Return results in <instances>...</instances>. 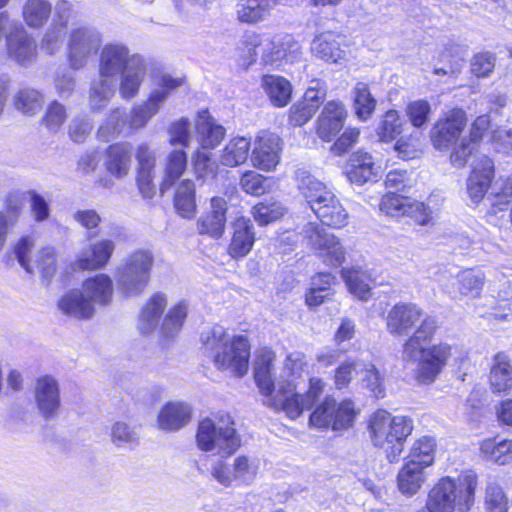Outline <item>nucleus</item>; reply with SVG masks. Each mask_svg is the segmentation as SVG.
I'll list each match as a JSON object with an SVG mask.
<instances>
[{
	"instance_id": "44",
	"label": "nucleus",
	"mask_w": 512,
	"mask_h": 512,
	"mask_svg": "<svg viewBox=\"0 0 512 512\" xmlns=\"http://www.w3.org/2000/svg\"><path fill=\"white\" fill-rule=\"evenodd\" d=\"M487 199L493 213L509 209L512 205V177L500 176L492 180Z\"/></svg>"
},
{
	"instance_id": "48",
	"label": "nucleus",
	"mask_w": 512,
	"mask_h": 512,
	"mask_svg": "<svg viewBox=\"0 0 512 512\" xmlns=\"http://www.w3.org/2000/svg\"><path fill=\"white\" fill-rule=\"evenodd\" d=\"M174 205L177 212L184 218H191L196 211L195 184L185 179L177 187Z\"/></svg>"
},
{
	"instance_id": "24",
	"label": "nucleus",
	"mask_w": 512,
	"mask_h": 512,
	"mask_svg": "<svg viewBox=\"0 0 512 512\" xmlns=\"http://www.w3.org/2000/svg\"><path fill=\"white\" fill-rule=\"evenodd\" d=\"M301 56V46L292 35H278L266 38L262 61L264 64H274L285 60L294 62Z\"/></svg>"
},
{
	"instance_id": "37",
	"label": "nucleus",
	"mask_w": 512,
	"mask_h": 512,
	"mask_svg": "<svg viewBox=\"0 0 512 512\" xmlns=\"http://www.w3.org/2000/svg\"><path fill=\"white\" fill-rule=\"evenodd\" d=\"M58 306L64 314L77 319H89L95 313L93 303L82 290L68 292L61 297Z\"/></svg>"
},
{
	"instance_id": "61",
	"label": "nucleus",
	"mask_w": 512,
	"mask_h": 512,
	"mask_svg": "<svg viewBox=\"0 0 512 512\" xmlns=\"http://www.w3.org/2000/svg\"><path fill=\"white\" fill-rule=\"evenodd\" d=\"M430 113L431 105L423 99L412 101L406 107V115L416 128H421L428 122Z\"/></svg>"
},
{
	"instance_id": "6",
	"label": "nucleus",
	"mask_w": 512,
	"mask_h": 512,
	"mask_svg": "<svg viewBox=\"0 0 512 512\" xmlns=\"http://www.w3.org/2000/svg\"><path fill=\"white\" fill-rule=\"evenodd\" d=\"M296 179L301 195L323 225L337 229L347 225L348 213L330 187L305 170L297 171Z\"/></svg>"
},
{
	"instance_id": "56",
	"label": "nucleus",
	"mask_w": 512,
	"mask_h": 512,
	"mask_svg": "<svg viewBox=\"0 0 512 512\" xmlns=\"http://www.w3.org/2000/svg\"><path fill=\"white\" fill-rule=\"evenodd\" d=\"M188 314V305L186 302H179L172 307L162 324V333L166 338H173L182 328L184 320Z\"/></svg>"
},
{
	"instance_id": "5",
	"label": "nucleus",
	"mask_w": 512,
	"mask_h": 512,
	"mask_svg": "<svg viewBox=\"0 0 512 512\" xmlns=\"http://www.w3.org/2000/svg\"><path fill=\"white\" fill-rule=\"evenodd\" d=\"M477 474L468 470L457 477L445 476L433 485L427 495L428 512H468L475 503Z\"/></svg>"
},
{
	"instance_id": "4",
	"label": "nucleus",
	"mask_w": 512,
	"mask_h": 512,
	"mask_svg": "<svg viewBox=\"0 0 512 512\" xmlns=\"http://www.w3.org/2000/svg\"><path fill=\"white\" fill-rule=\"evenodd\" d=\"M204 353L212 358L221 370H230L241 377L248 371L250 345L243 335L230 337L225 328L214 325L202 331L200 336Z\"/></svg>"
},
{
	"instance_id": "50",
	"label": "nucleus",
	"mask_w": 512,
	"mask_h": 512,
	"mask_svg": "<svg viewBox=\"0 0 512 512\" xmlns=\"http://www.w3.org/2000/svg\"><path fill=\"white\" fill-rule=\"evenodd\" d=\"M306 365L307 363L305 361L304 354H302L301 352H292L287 356L285 360L283 374L281 375V381H283L285 387L288 388L289 383H291L292 386L295 384V392H297L301 396L306 394H301L298 391V387L300 384L299 380L302 379L305 373Z\"/></svg>"
},
{
	"instance_id": "55",
	"label": "nucleus",
	"mask_w": 512,
	"mask_h": 512,
	"mask_svg": "<svg viewBox=\"0 0 512 512\" xmlns=\"http://www.w3.org/2000/svg\"><path fill=\"white\" fill-rule=\"evenodd\" d=\"M484 506L486 512H508V497L495 481L486 484Z\"/></svg>"
},
{
	"instance_id": "51",
	"label": "nucleus",
	"mask_w": 512,
	"mask_h": 512,
	"mask_svg": "<svg viewBox=\"0 0 512 512\" xmlns=\"http://www.w3.org/2000/svg\"><path fill=\"white\" fill-rule=\"evenodd\" d=\"M342 277L349 289V291L361 300H366L370 296V276L357 269H343Z\"/></svg>"
},
{
	"instance_id": "21",
	"label": "nucleus",
	"mask_w": 512,
	"mask_h": 512,
	"mask_svg": "<svg viewBox=\"0 0 512 512\" xmlns=\"http://www.w3.org/2000/svg\"><path fill=\"white\" fill-rule=\"evenodd\" d=\"M34 399L44 419L56 417L61 405L58 381L49 375L39 377L34 387Z\"/></svg>"
},
{
	"instance_id": "1",
	"label": "nucleus",
	"mask_w": 512,
	"mask_h": 512,
	"mask_svg": "<svg viewBox=\"0 0 512 512\" xmlns=\"http://www.w3.org/2000/svg\"><path fill=\"white\" fill-rule=\"evenodd\" d=\"M385 321L392 336H408L403 344L402 358L417 365L418 381L432 383L447 365L453 350L446 342L429 345L439 328L436 318L417 304L401 302L388 311Z\"/></svg>"
},
{
	"instance_id": "31",
	"label": "nucleus",
	"mask_w": 512,
	"mask_h": 512,
	"mask_svg": "<svg viewBox=\"0 0 512 512\" xmlns=\"http://www.w3.org/2000/svg\"><path fill=\"white\" fill-rule=\"evenodd\" d=\"M233 230L228 251L233 258H242L251 251L254 245V227L250 219L239 217L233 223Z\"/></svg>"
},
{
	"instance_id": "64",
	"label": "nucleus",
	"mask_w": 512,
	"mask_h": 512,
	"mask_svg": "<svg viewBox=\"0 0 512 512\" xmlns=\"http://www.w3.org/2000/svg\"><path fill=\"white\" fill-rule=\"evenodd\" d=\"M93 123L87 116H76L69 124V137L75 143H83L90 135Z\"/></svg>"
},
{
	"instance_id": "38",
	"label": "nucleus",
	"mask_w": 512,
	"mask_h": 512,
	"mask_svg": "<svg viewBox=\"0 0 512 512\" xmlns=\"http://www.w3.org/2000/svg\"><path fill=\"white\" fill-rule=\"evenodd\" d=\"M196 133L202 148H214L224 138L225 129L214 121L208 111H202L198 114Z\"/></svg>"
},
{
	"instance_id": "29",
	"label": "nucleus",
	"mask_w": 512,
	"mask_h": 512,
	"mask_svg": "<svg viewBox=\"0 0 512 512\" xmlns=\"http://www.w3.org/2000/svg\"><path fill=\"white\" fill-rule=\"evenodd\" d=\"M132 154L133 147L129 142L110 145L106 149V170L117 179L126 177L131 169Z\"/></svg>"
},
{
	"instance_id": "57",
	"label": "nucleus",
	"mask_w": 512,
	"mask_h": 512,
	"mask_svg": "<svg viewBox=\"0 0 512 512\" xmlns=\"http://www.w3.org/2000/svg\"><path fill=\"white\" fill-rule=\"evenodd\" d=\"M188 314V305L186 302H179L172 307L162 324V333L166 338H173L182 328L184 320Z\"/></svg>"
},
{
	"instance_id": "33",
	"label": "nucleus",
	"mask_w": 512,
	"mask_h": 512,
	"mask_svg": "<svg viewBox=\"0 0 512 512\" xmlns=\"http://www.w3.org/2000/svg\"><path fill=\"white\" fill-rule=\"evenodd\" d=\"M377 173V167L370 154L357 151L350 156L346 174L351 183L361 186L368 181H374Z\"/></svg>"
},
{
	"instance_id": "10",
	"label": "nucleus",
	"mask_w": 512,
	"mask_h": 512,
	"mask_svg": "<svg viewBox=\"0 0 512 512\" xmlns=\"http://www.w3.org/2000/svg\"><path fill=\"white\" fill-rule=\"evenodd\" d=\"M302 234L324 263L334 267L344 263L346 251L339 238L327 232L321 225L309 222L302 228Z\"/></svg>"
},
{
	"instance_id": "26",
	"label": "nucleus",
	"mask_w": 512,
	"mask_h": 512,
	"mask_svg": "<svg viewBox=\"0 0 512 512\" xmlns=\"http://www.w3.org/2000/svg\"><path fill=\"white\" fill-rule=\"evenodd\" d=\"M115 242L111 239H101L82 250L74 263L75 269L99 270L110 261L115 250Z\"/></svg>"
},
{
	"instance_id": "43",
	"label": "nucleus",
	"mask_w": 512,
	"mask_h": 512,
	"mask_svg": "<svg viewBox=\"0 0 512 512\" xmlns=\"http://www.w3.org/2000/svg\"><path fill=\"white\" fill-rule=\"evenodd\" d=\"M262 87L275 107H284L291 100L292 86L290 82L282 76H263Z\"/></svg>"
},
{
	"instance_id": "62",
	"label": "nucleus",
	"mask_w": 512,
	"mask_h": 512,
	"mask_svg": "<svg viewBox=\"0 0 512 512\" xmlns=\"http://www.w3.org/2000/svg\"><path fill=\"white\" fill-rule=\"evenodd\" d=\"M66 119L67 112L65 106L58 101H53L48 105L42 122L50 132H57Z\"/></svg>"
},
{
	"instance_id": "11",
	"label": "nucleus",
	"mask_w": 512,
	"mask_h": 512,
	"mask_svg": "<svg viewBox=\"0 0 512 512\" xmlns=\"http://www.w3.org/2000/svg\"><path fill=\"white\" fill-rule=\"evenodd\" d=\"M356 414L352 401L344 400L337 404L335 399L326 397L310 415L309 421L317 428L331 427L333 430H342L353 425Z\"/></svg>"
},
{
	"instance_id": "2",
	"label": "nucleus",
	"mask_w": 512,
	"mask_h": 512,
	"mask_svg": "<svg viewBox=\"0 0 512 512\" xmlns=\"http://www.w3.org/2000/svg\"><path fill=\"white\" fill-rule=\"evenodd\" d=\"M275 354L264 349L256 357L254 363V379L263 396V403L274 410L283 411L290 419L298 418L304 410L310 409L319 399L324 390V383L320 378H310L309 387L305 395H299L296 385L289 383L286 388L279 380L277 389L272 377Z\"/></svg>"
},
{
	"instance_id": "3",
	"label": "nucleus",
	"mask_w": 512,
	"mask_h": 512,
	"mask_svg": "<svg viewBox=\"0 0 512 512\" xmlns=\"http://www.w3.org/2000/svg\"><path fill=\"white\" fill-rule=\"evenodd\" d=\"M98 73L113 79L120 75V94L122 98L130 99L139 91L146 66L144 58L138 53H132L125 44L109 42L100 51Z\"/></svg>"
},
{
	"instance_id": "20",
	"label": "nucleus",
	"mask_w": 512,
	"mask_h": 512,
	"mask_svg": "<svg viewBox=\"0 0 512 512\" xmlns=\"http://www.w3.org/2000/svg\"><path fill=\"white\" fill-rule=\"evenodd\" d=\"M494 163L486 155L472 164V170L466 180V193L473 204L480 203L490 189L494 179Z\"/></svg>"
},
{
	"instance_id": "35",
	"label": "nucleus",
	"mask_w": 512,
	"mask_h": 512,
	"mask_svg": "<svg viewBox=\"0 0 512 512\" xmlns=\"http://www.w3.org/2000/svg\"><path fill=\"white\" fill-rule=\"evenodd\" d=\"M82 291L93 303L94 309L96 305L106 306L112 301L113 281L107 274H97L83 282Z\"/></svg>"
},
{
	"instance_id": "25",
	"label": "nucleus",
	"mask_w": 512,
	"mask_h": 512,
	"mask_svg": "<svg viewBox=\"0 0 512 512\" xmlns=\"http://www.w3.org/2000/svg\"><path fill=\"white\" fill-rule=\"evenodd\" d=\"M484 282L485 274L481 270L466 269L451 278L443 288L453 298H476L480 295Z\"/></svg>"
},
{
	"instance_id": "42",
	"label": "nucleus",
	"mask_w": 512,
	"mask_h": 512,
	"mask_svg": "<svg viewBox=\"0 0 512 512\" xmlns=\"http://www.w3.org/2000/svg\"><path fill=\"white\" fill-rule=\"evenodd\" d=\"M166 305L167 299L162 293L154 294L147 301L141 311L139 319V330L142 334H148L157 327Z\"/></svg>"
},
{
	"instance_id": "9",
	"label": "nucleus",
	"mask_w": 512,
	"mask_h": 512,
	"mask_svg": "<svg viewBox=\"0 0 512 512\" xmlns=\"http://www.w3.org/2000/svg\"><path fill=\"white\" fill-rule=\"evenodd\" d=\"M154 263L151 251L137 249L122 259L116 271V283L125 297L140 295L150 280Z\"/></svg>"
},
{
	"instance_id": "49",
	"label": "nucleus",
	"mask_w": 512,
	"mask_h": 512,
	"mask_svg": "<svg viewBox=\"0 0 512 512\" xmlns=\"http://www.w3.org/2000/svg\"><path fill=\"white\" fill-rule=\"evenodd\" d=\"M353 110L360 120H367L375 110L376 100L366 83L358 82L353 90Z\"/></svg>"
},
{
	"instance_id": "15",
	"label": "nucleus",
	"mask_w": 512,
	"mask_h": 512,
	"mask_svg": "<svg viewBox=\"0 0 512 512\" xmlns=\"http://www.w3.org/2000/svg\"><path fill=\"white\" fill-rule=\"evenodd\" d=\"M181 78H173L163 75L158 83L159 88L155 90L147 102L133 107L128 113L130 130L135 131L143 128L146 123L158 112L160 105L166 100L169 93L182 85Z\"/></svg>"
},
{
	"instance_id": "23",
	"label": "nucleus",
	"mask_w": 512,
	"mask_h": 512,
	"mask_svg": "<svg viewBox=\"0 0 512 512\" xmlns=\"http://www.w3.org/2000/svg\"><path fill=\"white\" fill-rule=\"evenodd\" d=\"M227 202L221 196L210 199L205 212L197 221V230L201 235L220 238L225 229Z\"/></svg>"
},
{
	"instance_id": "12",
	"label": "nucleus",
	"mask_w": 512,
	"mask_h": 512,
	"mask_svg": "<svg viewBox=\"0 0 512 512\" xmlns=\"http://www.w3.org/2000/svg\"><path fill=\"white\" fill-rule=\"evenodd\" d=\"M102 34L94 27L79 26L71 30L68 39V61L74 70L83 68L102 44Z\"/></svg>"
},
{
	"instance_id": "30",
	"label": "nucleus",
	"mask_w": 512,
	"mask_h": 512,
	"mask_svg": "<svg viewBox=\"0 0 512 512\" xmlns=\"http://www.w3.org/2000/svg\"><path fill=\"white\" fill-rule=\"evenodd\" d=\"M426 469L414 460H406L397 475L399 491L408 497L417 494L427 480Z\"/></svg>"
},
{
	"instance_id": "16",
	"label": "nucleus",
	"mask_w": 512,
	"mask_h": 512,
	"mask_svg": "<svg viewBox=\"0 0 512 512\" xmlns=\"http://www.w3.org/2000/svg\"><path fill=\"white\" fill-rule=\"evenodd\" d=\"M259 461L244 455L234 459L231 467L218 461L212 469V476L225 487L250 485L258 474Z\"/></svg>"
},
{
	"instance_id": "22",
	"label": "nucleus",
	"mask_w": 512,
	"mask_h": 512,
	"mask_svg": "<svg viewBox=\"0 0 512 512\" xmlns=\"http://www.w3.org/2000/svg\"><path fill=\"white\" fill-rule=\"evenodd\" d=\"M281 140L278 135L262 131L255 142L251 154L253 165L261 170L274 169L280 160Z\"/></svg>"
},
{
	"instance_id": "27",
	"label": "nucleus",
	"mask_w": 512,
	"mask_h": 512,
	"mask_svg": "<svg viewBox=\"0 0 512 512\" xmlns=\"http://www.w3.org/2000/svg\"><path fill=\"white\" fill-rule=\"evenodd\" d=\"M347 117L345 106L339 101L328 102L317 120V135L331 141L343 128Z\"/></svg>"
},
{
	"instance_id": "14",
	"label": "nucleus",
	"mask_w": 512,
	"mask_h": 512,
	"mask_svg": "<svg viewBox=\"0 0 512 512\" xmlns=\"http://www.w3.org/2000/svg\"><path fill=\"white\" fill-rule=\"evenodd\" d=\"M465 111L454 108L435 122L430 130V139L433 147L439 151H448L454 147L466 126Z\"/></svg>"
},
{
	"instance_id": "8",
	"label": "nucleus",
	"mask_w": 512,
	"mask_h": 512,
	"mask_svg": "<svg viewBox=\"0 0 512 512\" xmlns=\"http://www.w3.org/2000/svg\"><path fill=\"white\" fill-rule=\"evenodd\" d=\"M198 447L205 452H214L228 457L241 446V438L229 415H221L217 422L206 418L199 425L196 435Z\"/></svg>"
},
{
	"instance_id": "36",
	"label": "nucleus",
	"mask_w": 512,
	"mask_h": 512,
	"mask_svg": "<svg viewBox=\"0 0 512 512\" xmlns=\"http://www.w3.org/2000/svg\"><path fill=\"white\" fill-rule=\"evenodd\" d=\"M187 154L182 149L172 150L166 157L160 192L165 194L181 178L187 168Z\"/></svg>"
},
{
	"instance_id": "28",
	"label": "nucleus",
	"mask_w": 512,
	"mask_h": 512,
	"mask_svg": "<svg viewBox=\"0 0 512 512\" xmlns=\"http://www.w3.org/2000/svg\"><path fill=\"white\" fill-rule=\"evenodd\" d=\"M192 409L182 401L166 403L159 411L157 425L160 430L167 432L178 431L191 420Z\"/></svg>"
},
{
	"instance_id": "13",
	"label": "nucleus",
	"mask_w": 512,
	"mask_h": 512,
	"mask_svg": "<svg viewBox=\"0 0 512 512\" xmlns=\"http://www.w3.org/2000/svg\"><path fill=\"white\" fill-rule=\"evenodd\" d=\"M5 48L8 59L23 67L30 66L37 58L34 37L16 20H12L8 25Z\"/></svg>"
},
{
	"instance_id": "41",
	"label": "nucleus",
	"mask_w": 512,
	"mask_h": 512,
	"mask_svg": "<svg viewBox=\"0 0 512 512\" xmlns=\"http://www.w3.org/2000/svg\"><path fill=\"white\" fill-rule=\"evenodd\" d=\"M128 125V113L116 108L109 113L105 122L98 128L97 137L101 141L109 142L120 135H129L132 130L128 128Z\"/></svg>"
},
{
	"instance_id": "40",
	"label": "nucleus",
	"mask_w": 512,
	"mask_h": 512,
	"mask_svg": "<svg viewBox=\"0 0 512 512\" xmlns=\"http://www.w3.org/2000/svg\"><path fill=\"white\" fill-rule=\"evenodd\" d=\"M116 91V79L98 75L91 82L89 90V107L92 112L104 109Z\"/></svg>"
},
{
	"instance_id": "7",
	"label": "nucleus",
	"mask_w": 512,
	"mask_h": 512,
	"mask_svg": "<svg viewBox=\"0 0 512 512\" xmlns=\"http://www.w3.org/2000/svg\"><path fill=\"white\" fill-rule=\"evenodd\" d=\"M369 431L374 446L384 448L389 462H394L398 460L404 442L413 431V421L407 416H393L380 409L371 415Z\"/></svg>"
},
{
	"instance_id": "34",
	"label": "nucleus",
	"mask_w": 512,
	"mask_h": 512,
	"mask_svg": "<svg viewBox=\"0 0 512 512\" xmlns=\"http://www.w3.org/2000/svg\"><path fill=\"white\" fill-rule=\"evenodd\" d=\"M342 37L331 32L316 36L311 44V51L326 62L337 63L345 58V50L341 47Z\"/></svg>"
},
{
	"instance_id": "19",
	"label": "nucleus",
	"mask_w": 512,
	"mask_h": 512,
	"mask_svg": "<svg viewBox=\"0 0 512 512\" xmlns=\"http://www.w3.org/2000/svg\"><path fill=\"white\" fill-rule=\"evenodd\" d=\"M137 161L136 183L144 199H152L156 193L154 185L157 153L148 143H140L135 152Z\"/></svg>"
},
{
	"instance_id": "18",
	"label": "nucleus",
	"mask_w": 512,
	"mask_h": 512,
	"mask_svg": "<svg viewBox=\"0 0 512 512\" xmlns=\"http://www.w3.org/2000/svg\"><path fill=\"white\" fill-rule=\"evenodd\" d=\"M71 9L72 5L67 0H60L56 3L52 21L41 39V49L45 53L54 55L62 48L67 34Z\"/></svg>"
},
{
	"instance_id": "47",
	"label": "nucleus",
	"mask_w": 512,
	"mask_h": 512,
	"mask_svg": "<svg viewBox=\"0 0 512 512\" xmlns=\"http://www.w3.org/2000/svg\"><path fill=\"white\" fill-rule=\"evenodd\" d=\"M266 38L253 32L247 31L243 34L238 42L237 50L243 59V65L250 66L256 62L259 51L261 56L264 54V44Z\"/></svg>"
},
{
	"instance_id": "32",
	"label": "nucleus",
	"mask_w": 512,
	"mask_h": 512,
	"mask_svg": "<svg viewBox=\"0 0 512 512\" xmlns=\"http://www.w3.org/2000/svg\"><path fill=\"white\" fill-rule=\"evenodd\" d=\"M278 3L279 0H238L235 7L237 19L246 24L263 22Z\"/></svg>"
},
{
	"instance_id": "59",
	"label": "nucleus",
	"mask_w": 512,
	"mask_h": 512,
	"mask_svg": "<svg viewBox=\"0 0 512 512\" xmlns=\"http://www.w3.org/2000/svg\"><path fill=\"white\" fill-rule=\"evenodd\" d=\"M111 439L117 447H128L137 445L139 441L138 432L125 422H116L111 428Z\"/></svg>"
},
{
	"instance_id": "52",
	"label": "nucleus",
	"mask_w": 512,
	"mask_h": 512,
	"mask_svg": "<svg viewBox=\"0 0 512 512\" xmlns=\"http://www.w3.org/2000/svg\"><path fill=\"white\" fill-rule=\"evenodd\" d=\"M436 442L433 437L423 436L416 440L406 460H414L416 463L428 468L434 462Z\"/></svg>"
},
{
	"instance_id": "54",
	"label": "nucleus",
	"mask_w": 512,
	"mask_h": 512,
	"mask_svg": "<svg viewBox=\"0 0 512 512\" xmlns=\"http://www.w3.org/2000/svg\"><path fill=\"white\" fill-rule=\"evenodd\" d=\"M485 457L497 464L504 465L512 460V440H503L498 443L493 439L485 440L481 445Z\"/></svg>"
},
{
	"instance_id": "63",
	"label": "nucleus",
	"mask_w": 512,
	"mask_h": 512,
	"mask_svg": "<svg viewBox=\"0 0 512 512\" xmlns=\"http://www.w3.org/2000/svg\"><path fill=\"white\" fill-rule=\"evenodd\" d=\"M496 57L490 52H480L471 59V72L478 78L488 77L494 70Z\"/></svg>"
},
{
	"instance_id": "53",
	"label": "nucleus",
	"mask_w": 512,
	"mask_h": 512,
	"mask_svg": "<svg viewBox=\"0 0 512 512\" xmlns=\"http://www.w3.org/2000/svg\"><path fill=\"white\" fill-rule=\"evenodd\" d=\"M43 102V95L32 88H23L14 97L16 109L25 115H34L39 112Z\"/></svg>"
},
{
	"instance_id": "58",
	"label": "nucleus",
	"mask_w": 512,
	"mask_h": 512,
	"mask_svg": "<svg viewBox=\"0 0 512 512\" xmlns=\"http://www.w3.org/2000/svg\"><path fill=\"white\" fill-rule=\"evenodd\" d=\"M286 209L279 202H262L255 205L252 214L259 225H268L280 219Z\"/></svg>"
},
{
	"instance_id": "60",
	"label": "nucleus",
	"mask_w": 512,
	"mask_h": 512,
	"mask_svg": "<svg viewBox=\"0 0 512 512\" xmlns=\"http://www.w3.org/2000/svg\"><path fill=\"white\" fill-rule=\"evenodd\" d=\"M378 135L382 141H392L402 131L400 116L396 110H389L385 113L380 125Z\"/></svg>"
},
{
	"instance_id": "17",
	"label": "nucleus",
	"mask_w": 512,
	"mask_h": 512,
	"mask_svg": "<svg viewBox=\"0 0 512 512\" xmlns=\"http://www.w3.org/2000/svg\"><path fill=\"white\" fill-rule=\"evenodd\" d=\"M380 210L391 217L410 216L420 225L429 224L434 213L428 204L395 193L383 196Z\"/></svg>"
},
{
	"instance_id": "46",
	"label": "nucleus",
	"mask_w": 512,
	"mask_h": 512,
	"mask_svg": "<svg viewBox=\"0 0 512 512\" xmlns=\"http://www.w3.org/2000/svg\"><path fill=\"white\" fill-rule=\"evenodd\" d=\"M250 151V140L245 137L233 138L222 150L220 162L228 167H236L246 162Z\"/></svg>"
},
{
	"instance_id": "45",
	"label": "nucleus",
	"mask_w": 512,
	"mask_h": 512,
	"mask_svg": "<svg viewBox=\"0 0 512 512\" xmlns=\"http://www.w3.org/2000/svg\"><path fill=\"white\" fill-rule=\"evenodd\" d=\"M52 13V4L48 0H26L22 7V18L31 29L42 28Z\"/></svg>"
},
{
	"instance_id": "39",
	"label": "nucleus",
	"mask_w": 512,
	"mask_h": 512,
	"mask_svg": "<svg viewBox=\"0 0 512 512\" xmlns=\"http://www.w3.org/2000/svg\"><path fill=\"white\" fill-rule=\"evenodd\" d=\"M489 381L495 392H508L512 388V365L506 353L498 352L493 357Z\"/></svg>"
}]
</instances>
